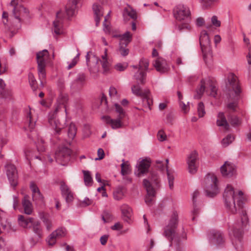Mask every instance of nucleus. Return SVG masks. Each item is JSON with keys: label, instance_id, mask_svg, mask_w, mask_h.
Returning a JSON list of instances; mask_svg holds the SVG:
<instances>
[{"label": "nucleus", "instance_id": "79ce46f5", "mask_svg": "<svg viewBox=\"0 0 251 251\" xmlns=\"http://www.w3.org/2000/svg\"><path fill=\"white\" fill-rule=\"evenodd\" d=\"M197 111L199 117L200 118L203 117L204 116L205 114V111L204 104L202 102H200L198 103L197 107Z\"/></svg>", "mask_w": 251, "mask_h": 251}, {"label": "nucleus", "instance_id": "aec40b11", "mask_svg": "<svg viewBox=\"0 0 251 251\" xmlns=\"http://www.w3.org/2000/svg\"><path fill=\"white\" fill-rule=\"evenodd\" d=\"M60 189L61 195L65 198L67 203L72 202L74 200L73 193L70 188L63 181L61 182Z\"/></svg>", "mask_w": 251, "mask_h": 251}, {"label": "nucleus", "instance_id": "c9c22d12", "mask_svg": "<svg viewBox=\"0 0 251 251\" xmlns=\"http://www.w3.org/2000/svg\"><path fill=\"white\" fill-rule=\"evenodd\" d=\"M199 192L197 190H195L193 194H192V201H193V206H194V209L192 211V214L193 215V217L192 218V220L194 221L195 219V215H197L198 209L197 208L196 205V201H197V198L199 196Z\"/></svg>", "mask_w": 251, "mask_h": 251}, {"label": "nucleus", "instance_id": "ddd939ff", "mask_svg": "<svg viewBox=\"0 0 251 251\" xmlns=\"http://www.w3.org/2000/svg\"><path fill=\"white\" fill-rule=\"evenodd\" d=\"M6 173L10 185L15 188L18 184V173L15 165L12 164H7L5 166Z\"/></svg>", "mask_w": 251, "mask_h": 251}, {"label": "nucleus", "instance_id": "5fc2aeb1", "mask_svg": "<svg viewBox=\"0 0 251 251\" xmlns=\"http://www.w3.org/2000/svg\"><path fill=\"white\" fill-rule=\"evenodd\" d=\"M127 67V63H117L115 66V69L118 71H120V72H122V71H125L126 68Z\"/></svg>", "mask_w": 251, "mask_h": 251}, {"label": "nucleus", "instance_id": "2f4dec72", "mask_svg": "<svg viewBox=\"0 0 251 251\" xmlns=\"http://www.w3.org/2000/svg\"><path fill=\"white\" fill-rule=\"evenodd\" d=\"M32 227H33V232L37 236L35 241H33V238L31 239V241H33V245H35L42 238L43 236L42 231L39 222H34Z\"/></svg>", "mask_w": 251, "mask_h": 251}, {"label": "nucleus", "instance_id": "9d476101", "mask_svg": "<svg viewBox=\"0 0 251 251\" xmlns=\"http://www.w3.org/2000/svg\"><path fill=\"white\" fill-rule=\"evenodd\" d=\"M71 150L66 147L59 148L55 153L56 161L62 166H65L70 161Z\"/></svg>", "mask_w": 251, "mask_h": 251}, {"label": "nucleus", "instance_id": "9b49d317", "mask_svg": "<svg viewBox=\"0 0 251 251\" xmlns=\"http://www.w3.org/2000/svg\"><path fill=\"white\" fill-rule=\"evenodd\" d=\"M174 15L176 19L179 21H190V11L189 8L181 4L176 5L174 9Z\"/></svg>", "mask_w": 251, "mask_h": 251}, {"label": "nucleus", "instance_id": "bb28decb", "mask_svg": "<svg viewBox=\"0 0 251 251\" xmlns=\"http://www.w3.org/2000/svg\"><path fill=\"white\" fill-rule=\"evenodd\" d=\"M199 40L201 50L203 51L205 48L210 46V43L209 36L205 30L201 32Z\"/></svg>", "mask_w": 251, "mask_h": 251}, {"label": "nucleus", "instance_id": "a878e982", "mask_svg": "<svg viewBox=\"0 0 251 251\" xmlns=\"http://www.w3.org/2000/svg\"><path fill=\"white\" fill-rule=\"evenodd\" d=\"M153 65L156 70L160 73H165L169 69L167 61L161 58H158L155 61Z\"/></svg>", "mask_w": 251, "mask_h": 251}, {"label": "nucleus", "instance_id": "423d86ee", "mask_svg": "<svg viewBox=\"0 0 251 251\" xmlns=\"http://www.w3.org/2000/svg\"><path fill=\"white\" fill-rule=\"evenodd\" d=\"M49 58V52L47 50L38 52L36 54L38 64V72L41 85L43 87V80L46 76L45 67Z\"/></svg>", "mask_w": 251, "mask_h": 251}, {"label": "nucleus", "instance_id": "2eb2a0df", "mask_svg": "<svg viewBox=\"0 0 251 251\" xmlns=\"http://www.w3.org/2000/svg\"><path fill=\"white\" fill-rule=\"evenodd\" d=\"M208 238L211 243L219 247L223 246L225 241L223 233L217 230L211 231L208 235Z\"/></svg>", "mask_w": 251, "mask_h": 251}, {"label": "nucleus", "instance_id": "680f3d73", "mask_svg": "<svg viewBox=\"0 0 251 251\" xmlns=\"http://www.w3.org/2000/svg\"><path fill=\"white\" fill-rule=\"evenodd\" d=\"M97 153L98 158H97L96 160H100L104 158V152L102 149L99 148L98 150Z\"/></svg>", "mask_w": 251, "mask_h": 251}, {"label": "nucleus", "instance_id": "cd10ccee", "mask_svg": "<svg viewBox=\"0 0 251 251\" xmlns=\"http://www.w3.org/2000/svg\"><path fill=\"white\" fill-rule=\"evenodd\" d=\"M93 10L95 15L96 25L98 26L103 15V8L100 5L95 3L93 6Z\"/></svg>", "mask_w": 251, "mask_h": 251}, {"label": "nucleus", "instance_id": "a211bd4d", "mask_svg": "<svg viewBox=\"0 0 251 251\" xmlns=\"http://www.w3.org/2000/svg\"><path fill=\"white\" fill-rule=\"evenodd\" d=\"M67 230L64 227H59L52 232L49 236L47 242L50 246H53L56 243V239L66 236Z\"/></svg>", "mask_w": 251, "mask_h": 251}, {"label": "nucleus", "instance_id": "7ed1b4c3", "mask_svg": "<svg viewBox=\"0 0 251 251\" xmlns=\"http://www.w3.org/2000/svg\"><path fill=\"white\" fill-rule=\"evenodd\" d=\"M178 216L176 211H173L169 221L168 225L164 227L163 235L170 241V246L175 245L179 247L180 240L176 233L178 226Z\"/></svg>", "mask_w": 251, "mask_h": 251}, {"label": "nucleus", "instance_id": "c756f323", "mask_svg": "<svg viewBox=\"0 0 251 251\" xmlns=\"http://www.w3.org/2000/svg\"><path fill=\"white\" fill-rule=\"evenodd\" d=\"M28 198L27 196H25L22 200V204L24 208V213L26 215H29L33 212V206Z\"/></svg>", "mask_w": 251, "mask_h": 251}, {"label": "nucleus", "instance_id": "393cba45", "mask_svg": "<svg viewBox=\"0 0 251 251\" xmlns=\"http://www.w3.org/2000/svg\"><path fill=\"white\" fill-rule=\"evenodd\" d=\"M216 121L217 126L223 127L225 131L229 130L230 127L228 123L224 112H220L217 115Z\"/></svg>", "mask_w": 251, "mask_h": 251}, {"label": "nucleus", "instance_id": "6e6d98bb", "mask_svg": "<svg viewBox=\"0 0 251 251\" xmlns=\"http://www.w3.org/2000/svg\"><path fill=\"white\" fill-rule=\"evenodd\" d=\"M109 95L112 99L118 98L117 91L114 87H110L109 90Z\"/></svg>", "mask_w": 251, "mask_h": 251}, {"label": "nucleus", "instance_id": "39448f33", "mask_svg": "<svg viewBox=\"0 0 251 251\" xmlns=\"http://www.w3.org/2000/svg\"><path fill=\"white\" fill-rule=\"evenodd\" d=\"M62 107L65 108L64 105L57 104L55 106L54 110L50 112L48 115V122L52 128L50 140L53 144H56L57 141L59 140L58 136L63 128V125L57 119V112Z\"/></svg>", "mask_w": 251, "mask_h": 251}, {"label": "nucleus", "instance_id": "6ab92c4d", "mask_svg": "<svg viewBox=\"0 0 251 251\" xmlns=\"http://www.w3.org/2000/svg\"><path fill=\"white\" fill-rule=\"evenodd\" d=\"M56 19L53 22L52 30L56 35L63 33V15L61 11L56 13Z\"/></svg>", "mask_w": 251, "mask_h": 251}, {"label": "nucleus", "instance_id": "13d9d810", "mask_svg": "<svg viewBox=\"0 0 251 251\" xmlns=\"http://www.w3.org/2000/svg\"><path fill=\"white\" fill-rule=\"evenodd\" d=\"M209 90L210 91V95L213 97H216L217 95V89L216 86L211 84L209 86Z\"/></svg>", "mask_w": 251, "mask_h": 251}, {"label": "nucleus", "instance_id": "72a5a7b5", "mask_svg": "<svg viewBox=\"0 0 251 251\" xmlns=\"http://www.w3.org/2000/svg\"><path fill=\"white\" fill-rule=\"evenodd\" d=\"M227 118L231 126L234 127L239 126L241 124V120L236 115L229 114Z\"/></svg>", "mask_w": 251, "mask_h": 251}, {"label": "nucleus", "instance_id": "de8ad7c7", "mask_svg": "<svg viewBox=\"0 0 251 251\" xmlns=\"http://www.w3.org/2000/svg\"><path fill=\"white\" fill-rule=\"evenodd\" d=\"M124 161V160H123ZM121 174L125 176L129 172V165L127 163L123 162L121 165Z\"/></svg>", "mask_w": 251, "mask_h": 251}, {"label": "nucleus", "instance_id": "052dcab7", "mask_svg": "<svg viewBox=\"0 0 251 251\" xmlns=\"http://www.w3.org/2000/svg\"><path fill=\"white\" fill-rule=\"evenodd\" d=\"M30 188L32 192V194L40 191L37 186L33 182L30 183Z\"/></svg>", "mask_w": 251, "mask_h": 251}, {"label": "nucleus", "instance_id": "473e14b6", "mask_svg": "<svg viewBox=\"0 0 251 251\" xmlns=\"http://www.w3.org/2000/svg\"><path fill=\"white\" fill-rule=\"evenodd\" d=\"M120 37V43L121 45H125L127 46L129 43L131 41L132 35L129 31H126L122 35H118Z\"/></svg>", "mask_w": 251, "mask_h": 251}, {"label": "nucleus", "instance_id": "3c124183", "mask_svg": "<svg viewBox=\"0 0 251 251\" xmlns=\"http://www.w3.org/2000/svg\"><path fill=\"white\" fill-rule=\"evenodd\" d=\"M100 62L103 69V73H107L110 69L109 63L107 60H100Z\"/></svg>", "mask_w": 251, "mask_h": 251}, {"label": "nucleus", "instance_id": "69168bd1", "mask_svg": "<svg viewBox=\"0 0 251 251\" xmlns=\"http://www.w3.org/2000/svg\"><path fill=\"white\" fill-rule=\"evenodd\" d=\"M203 0V7L205 8H207L209 6H210L211 4L216 1L217 0Z\"/></svg>", "mask_w": 251, "mask_h": 251}, {"label": "nucleus", "instance_id": "774afa93", "mask_svg": "<svg viewBox=\"0 0 251 251\" xmlns=\"http://www.w3.org/2000/svg\"><path fill=\"white\" fill-rule=\"evenodd\" d=\"M122 225L119 222L116 223L111 227V229L113 230H120L122 229Z\"/></svg>", "mask_w": 251, "mask_h": 251}, {"label": "nucleus", "instance_id": "20e7f679", "mask_svg": "<svg viewBox=\"0 0 251 251\" xmlns=\"http://www.w3.org/2000/svg\"><path fill=\"white\" fill-rule=\"evenodd\" d=\"M228 83H226V87L228 89L229 98L234 100V101L229 103L227 104V108L233 112L235 111L236 107L237 106V101L240 98V93L241 90L239 85L237 77L233 74L228 75Z\"/></svg>", "mask_w": 251, "mask_h": 251}, {"label": "nucleus", "instance_id": "f03ea898", "mask_svg": "<svg viewBox=\"0 0 251 251\" xmlns=\"http://www.w3.org/2000/svg\"><path fill=\"white\" fill-rule=\"evenodd\" d=\"M143 185L147 193L145 202L148 205H151L154 201L156 191L160 186V177L157 172L151 171L148 178L143 179Z\"/></svg>", "mask_w": 251, "mask_h": 251}, {"label": "nucleus", "instance_id": "412c9836", "mask_svg": "<svg viewBox=\"0 0 251 251\" xmlns=\"http://www.w3.org/2000/svg\"><path fill=\"white\" fill-rule=\"evenodd\" d=\"M122 116H118L117 119H112L109 116H104L102 117V119L104 120L105 122L111 125L113 129H116L123 127V123L121 120L123 119Z\"/></svg>", "mask_w": 251, "mask_h": 251}, {"label": "nucleus", "instance_id": "1a4fd4ad", "mask_svg": "<svg viewBox=\"0 0 251 251\" xmlns=\"http://www.w3.org/2000/svg\"><path fill=\"white\" fill-rule=\"evenodd\" d=\"M132 92L136 96L142 99L143 103L147 105L150 109L152 104V100L151 98V93L149 89L142 90L139 84L134 85L131 87Z\"/></svg>", "mask_w": 251, "mask_h": 251}, {"label": "nucleus", "instance_id": "a18cd8bd", "mask_svg": "<svg viewBox=\"0 0 251 251\" xmlns=\"http://www.w3.org/2000/svg\"><path fill=\"white\" fill-rule=\"evenodd\" d=\"M127 46L125 45H121L119 44V51L121 55L123 56H126L129 53V50L126 48Z\"/></svg>", "mask_w": 251, "mask_h": 251}, {"label": "nucleus", "instance_id": "bf43d9fd", "mask_svg": "<svg viewBox=\"0 0 251 251\" xmlns=\"http://www.w3.org/2000/svg\"><path fill=\"white\" fill-rule=\"evenodd\" d=\"M5 213L0 209V224L1 226H3V228L4 229L6 227V225H4L3 223V220L5 219Z\"/></svg>", "mask_w": 251, "mask_h": 251}, {"label": "nucleus", "instance_id": "c85d7f7f", "mask_svg": "<svg viewBox=\"0 0 251 251\" xmlns=\"http://www.w3.org/2000/svg\"><path fill=\"white\" fill-rule=\"evenodd\" d=\"M123 16L125 21L128 20L129 17L134 20L137 19L136 12L128 5L124 8Z\"/></svg>", "mask_w": 251, "mask_h": 251}, {"label": "nucleus", "instance_id": "58836bf2", "mask_svg": "<svg viewBox=\"0 0 251 251\" xmlns=\"http://www.w3.org/2000/svg\"><path fill=\"white\" fill-rule=\"evenodd\" d=\"M234 140V136L232 134H228L222 141V144L223 147H226L231 144Z\"/></svg>", "mask_w": 251, "mask_h": 251}, {"label": "nucleus", "instance_id": "37998d69", "mask_svg": "<svg viewBox=\"0 0 251 251\" xmlns=\"http://www.w3.org/2000/svg\"><path fill=\"white\" fill-rule=\"evenodd\" d=\"M201 85L200 87L197 90V95L194 96V98L199 99L201 98L205 90V86L203 80H201Z\"/></svg>", "mask_w": 251, "mask_h": 251}, {"label": "nucleus", "instance_id": "0e129e2a", "mask_svg": "<svg viewBox=\"0 0 251 251\" xmlns=\"http://www.w3.org/2000/svg\"><path fill=\"white\" fill-rule=\"evenodd\" d=\"M173 121V117L171 114H167L165 122L167 124L172 125Z\"/></svg>", "mask_w": 251, "mask_h": 251}, {"label": "nucleus", "instance_id": "864d4df0", "mask_svg": "<svg viewBox=\"0 0 251 251\" xmlns=\"http://www.w3.org/2000/svg\"><path fill=\"white\" fill-rule=\"evenodd\" d=\"M167 176L169 183V186L170 189L172 190L174 188V177L171 175L168 171V168H167Z\"/></svg>", "mask_w": 251, "mask_h": 251}, {"label": "nucleus", "instance_id": "4be33fe9", "mask_svg": "<svg viewBox=\"0 0 251 251\" xmlns=\"http://www.w3.org/2000/svg\"><path fill=\"white\" fill-rule=\"evenodd\" d=\"M19 225L24 228H30L33 226L34 219L26 216L19 215L18 218Z\"/></svg>", "mask_w": 251, "mask_h": 251}, {"label": "nucleus", "instance_id": "09e8293b", "mask_svg": "<svg viewBox=\"0 0 251 251\" xmlns=\"http://www.w3.org/2000/svg\"><path fill=\"white\" fill-rule=\"evenodd\" d=\"M114 106L116 111L119 114V116H121L123 118L125 117L126 114L122 106L118 103H115Z\"/></svg>", "mask_w": 251, "mask_h": 251}, {"label": "nucleus", "instance_id": "603ef678", "mask_svg": "<svg viewBox=\"0 0 251 251\" xmlns=\"http://www.w3.org/2000/svg\"><path fill=\"white\" fill-rule=\"evenodd\" d=\"M41 219H42L44 224L45 225L47 229L48 230H50L52 227L51 221L44 216H43Z\"/></svg>", "mask_w": 251, "mask_h": 251}, {"label": "nucleus", "instance_id": "8fccbe9b", "mask_svg": "<svg viewBox=\"0 0 251 251\" xmlns=\"http://www.w3.org/2000/svg\"><path fill=\"white\" fill-rule=\"evenodd\" d=\"M157 137L158 140L160 142H163L167 139V136L163 130H159L157 133Z\"/></svg>", "mask_w": 251, "mask_h": 251}, {"label": "nucleus", "instance_id": "4c0bfd02", "mask_svg": "<svg viewBox=\"0 0 251 251\" xmlns=\"http://www.w3.org/2000/svg\"><path fill=\"white\" fill-rule=\"evenodd\" d=\"M124 194V187L118 186L113 192V197L115 200L119 201L123 198Z\"/></svg>", "mask_w": 251, "mask_h": 251}, {"label": "nucleus", "instance_id": "c03bdc74", "mask_svg": "<svg viewBox=\"0 0 251 251\" xmlns=\"http://www.w3.org/2000/svg\"><path fill=\"white\" fill-rule=\"evenodd\" d=\"M32 199L33 201L36 202H43L44 201V197L40 191L32 194Z\"/></svg>", "mask_w": 251, "mask_h": 251}, {"label": "nucleus", "instance_id": "4d7b16f0", "mask_svg": "<svg viewBox=\"0 0 251 251\" xmlns=\"http://www.w3.org/2000/svg\"><path fill=\"white\" fill-rule=\"evenodd\" d=\"M211 21L212 24L215 27H220L221 26V22L218 20V17L214 15L211 17Z\"/></svg>", "mask_w": 251, "mask_h": 251}, {"label": "nucleus", "instance_id": "a19ab883", "mask_svg": "<svg viewBox=\"0 0 251 251\" xmlns=\"http://www.w3.org/2000/svg\"><path fill=\"white\" fill-rule=\"evenodd\" d=\"M28 80L31 87L33 90L35 91L37 87V81L33 74L31 73H30L28 74Z\"/></svg>", "mask_w": 251, "mask_h": 251}, {"label": "nucleus", "instance_id": "f3484780", "mask_svg": "<svg viewBox=\"0 0 251 251\" xmlns=\"http://www.w3.org/2000/svg\"><path fill=\"white\" fill-rule=\"evenodd\" d=\"M150 166L151 162L149 160L142 159L137 164L134 174L138 177L144 176L149 172Z\"/></svg>", "mask_w": 251, "mask_h": 251}, {"label": "nucleus", "instance_id": "7c9ffc66", "mask_svg": "<svg viewBox=\"0 0 251 251\" xmlns=\"http://www.w3.org/2000/svg\"><path fill=\"white\" fill-rule=\"evenodd\" d=\"M121 211L124 220L126 222H129L132 216V209L126 204H124L121 206Z\"/></svg>", "mask_w": 251, "mask_h": 251}, {"label": "nucleus", "instance_id": "6e6552de", "mask_svg": "<svg viewBox=\"0 0 251 251\" xmlns=\"http://www.w3.org/2000/svg\"><path fill=\"white\" fill-rule=\"evenodd\" d=\"M149 62L147 59L142 58L138 65H133L132 67L136 70L133 77L138 83L144 84L146 83V71L148 69Z\"/></svg>", "mask_w": 251, "mask_h": 251}, {"label": "nucleus", "instance_id": "338daca9", "mask_svg": "<svg viewBox=\"0 0 251 251\" xmlns=\"http://www.w3.org/2000/svg\"><path fill=\"white\" fill-rule=\"evenodd\" d=\"M108 238V235H103L100 238V242L102 245H105Z\"/></svg>", "mask_w": 251, "mask_h": 251}, {"label": "nucleus", "instance_id": "dca6fc26", "mask_svg": "<svg viewBox=\"0 0 251 251\" xmlns=\"http://www.w3.org/2000/svg\"><path fill=\"white\" fill-rule=\"evenodd\" d=\"M198 154L196 151H192L188 156L187 163L189 172L191 174H195L197 171V160Z\"/></svg>", "mask_w": 251, "mask_h": 251}, {"label": "nucleus", "instance_id": "e2e57ef3", "mask_svg": "<svg viewBox=\"0 0 251 251\" xmlns=\"http://www.w3.org/2000/svg\"><path fill=\"white\" fill-rule=\"evenodd\" d=\"M19 204V199L16 195L13 196V207L14 209L17 208Z\"/></svg>", "mask_w": 251, "mask_h": 251}, {"label": "nucleus", "instance_id": "0eeeda50", "mask_svg": "<svg viewBox=\"0 0 251 251\" xmlns=\"http://www.w3.org/2000/svg\"><path fill=\"white\" fill-rule=\"evenodd\" d=\"M217 183L218 179L216 176L208 174L205 176L203 185L207 197L213 198L218 193Z\"/></svg>", "mask_w": 251, "mask_h": 251}, {"label": "nucleus", "instance_id": "b1692460", "mask_svg": "<svg viewBox=\"0 0 251 251\" xmlns=\"http://www.w3.org/2000/svg\"><path fill=\"white\" fill-rule=\"evenodd\" d=\"M80 0H69L65 7V12L68 18L74 16L76 12V5Z\"/></svg>", "mask_w": 251, "mask_h": 251}, {"label": "nucleus", "instance_id": "f257e3e1", "mask_svg": "<svg viewBox=\"0 0 251 251\" xmlns=\"http://www.w3.org/2000/svg\"><path fill=\"white\" fill-rule=\"evenodd\" d=\"M242 191H238L236 194L233 188L227 185L223 194V199L227 211L232 213H239L240 220L233 224L228 223L229 234L236 251H244L243 230L248 223V218L246 210L244 209V196Z\"/></svg>", "mask_w": 251, "mask_h": 251}, {"label": "nucleus", "instance_id": "ea45409f", "mask_svg": "<svg viewBox=\"0 0 251 251\" xmlns=\"http://www.w3.org/2000/svg\"><path fill=\"white\" fill-rule=\"evenodd\" d=\"M76 133V128L74 124H71L68 128V135L69 138L73 139L75 137Z\"/></svg>", "mask_w": 251, "mask_h": 251}, {"label": "nucleus", "instance_id": "4468645a", "mask_svg": "<svg viewBox=\"0 0 251 251\" xmlns=\"http://www.w3.org/2000/svg\"><path fill=\"white\" fill-rule=\"evenodd\" d=\"M222 176L226 178H230L234 176L236 172L235 165L229 161H226L220 168Z\"/></svg>", "mask_w": 251, "mask_h": 251}, {"label": "nucleus", "instance_id": "e433bc0d", "mask_svg": "<svg viewBox=\"0 0 251 251\" xmlns=\"http://www.w3.org/2000/svg\"><path fill=\"white\" fill-rule=\"evenodd\" d=\"M82 173L84 176V181L86 186H90L93 184V178L91 173L89 171L83 170Z\"/></svg>", "mask_w": 251, "mask_h": 251}, {"label": "nucleus", "instance_id": "f704fd0d", "mask_svg": "<svg viewBox=\"0 0 251 251\" xmlns=\"http://www.w3.org/2000/svg\"><path fill=\"white\" fill-rule=\"evenodd\" d=\"M26 122L28 124V128L30 131H32L34 128L36 121L31 115L30 111H27L26 113Z\"/></svg>", "mask_w": 251, "mask_h": 251}, {"label": "nucleus", "instance_id": "5701e85b", "mask_svg": "<svg viewBox=\"0 0 251 251\" xmlns=\"http://www.w3.org/2000/svg\"><path fill=\"white\" fill-rule=\"evenodd\" d=\"M22 0H12L10 3L11 6H13V13L15 16V18L18 20L19 22L21 21V19L20 18V16L18 15L17 13L19 12L20 15H21V13L23 12L25 13L28 12L27 10L25 7L22 5H18V1Z\"/></svg>", "mask_w": 251, "mask_h": 251}, {"label": "nucleus", "instance_id": "49530a36", "mask_svg": "<svg viewBox=\"0 0 251 251\" xmlns=\"http://www.w3.org/2000/svg\"><path fill=\"white\" fill-rule=\"evenodd\" d=\"M79 53H78L70 62H67V63L68 64V65L67 67L68 70L71 69L76 64L79 59Z\"/></svg>", "mask_w": 251, "mask_h": 251}, {"label": "nucleus", "instance_id": "f8f14e48", "mask_svg": "<svg viewBox=\"0 0 251 251\" xmlns=\"http://www.w3.org/2000/svg\"><path fill=\"white\" fill-rule=\"evenodd\" d=\"M86 80L87 76L84 73H78L75 78L70 83L71 90L74 92L81 90L86 84Z\"/></svg>", "mask_w": 251, "mask_h": 251}]
</instances>
